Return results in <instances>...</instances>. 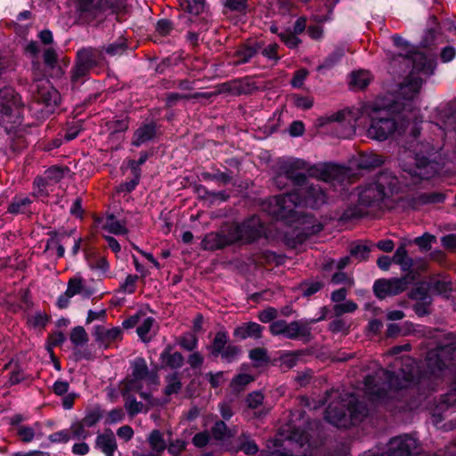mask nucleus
<instances>
[{"label": "nucleus", "instance_id": "obj_10", "mask_svg": "<svg viewBox=\"0 0 456 456\" xmlns=\"http://www.w3.org/2000/svg\"><path fill=\"white\" fill-rule=\"evenodd\" d=\"M29 92L34 100L31 108L40 111L42 118L53 113L61 102L59 92L44 77L34 78L29 86Z\"/></svg>", "mask_w": 456, "mask_h": 456}, {"label": "nucleus", "instance_id": "obj_7", "mask_svg": "<svg viewBox=\"0 0 456 456\" xmlns=\"http://www.w3.org/2000/svg\"><path fill=\"white\" fill-rule=\"evenodd\" d=\"M339 401L331 402L327 410L326 419L337 427H347L361 420L367 414V408L359 403L353 394L340 395Z\"/></svg>", "mask_w": 456, "mask_h": 456}, {"label": "nucleus", "instance_id": "obj_35", "mask_svg": "<svg viewBox=\"0 0 456 456\" xmlns=\"http://www.w3.org/2000/svg\"><path fill=\"white\" fill-rule=\"evenodd\" d=\"M148 443L152 452L159 454L167 448V444L164 440L163 435L159 430H153L149 435Z\"/></svg>", "mask_w": 456, "mask_h": 456}, {"label": "nucleus", "instance_id": "obj_25", "mask_svg": "<svg viewBox=\"0 0 456 456\" xmlns=\"http://www.w3.org/2000/svg\"><path fill=\"white\" fill-rule=\"evenodd\" d=\"M263 327L256 322H248L237 327L234 330V337L240 339H246L248 338H261Z\"/></svg>", "mask_w": 456, "mask_h": 456}, {"label": "nucleus", "instance_id": "obj_54", "mask_svg": "<svg viewBox=\"0 0 456 456\" xmlns=\"http://www.w3.org/2000/svg\"><path fill=\"white\" fill-rule=\"evenodd\" d=\"M357 309V305L352 301H346L334 305V313L337 316L344 314L353 313Z\"/></svg>", "mask_w": 456, "mask_h": 456}, {"label": "nucleus", "instance_id": "obj_31", "mask_svg": "<svg viewBox=\"0 0 456 456\" xmlns=\"http://www.w3.org/2000/svg\"><path fill=\"white\" fill-rule=\"evenodd\" d=\"M393 262L399 265L403 271H409L413 266V260L408 256L404 245L398 247L392 258Z\"/></svg>", "mask_w": 456, "mask_h": 456}, {"label": "nucleus", "instance_id": "obj_6", "mask_svg": "<svg viewBox=\"0 0 456 456\" xmlns=\"http://www.w3.org/2000/svg\"><path fill=\"white\" fill-rule=\"evenodd\" d=\"M417 128L413 130V139L410 142L409 152L402 159L403 171L414 177L429 179L438 172V164L429 159L436 147L429 142H419L416 139Z\"/></svg>", "mask_w": 456, "mask_h": 456}, {"label": "nucleus", "instance_id": "obj_56", "mask_svg": "<svg viewBox=\"0 0 456 456\" xmlns=\"http://www.w3.org/2000/svg\"><path fill=\"white\" fill-rule=\"evenodd\" d=\"M280 38L284 42V44L289 48H296L300 40L297 37V34L290 31H284L279 34Z\"/></svg>", "mask_w": 456, "mask_h": 456}, {"label": "nucleus", "instance_id": "obj_22", "mask_svg": "<svg viewBox=\"0 0 456 456\" xmlns=\"http://www.w3.org/2000/svg\"><path fill=\"white\" fill-rule=\"evenodd\" d=\"M310 327L304 321H294L287 322L284 337L289 339H297L308 338L310 336Z\"/></svg>", "mask_w": 456, "mask_h": 456}, {"label": "nucleus", "instance_id": "obj_48", "mask_svg": "<svg viewBox=\"0 0 456 456\" xmlns=\"http://www.w3.org/2000/svg\"><path fill=\"white\" fill-rule=\"evenodd\" d=\"M167 386L165 387V394L167 395H171L173 394H176L180 391L182 387V383L177 375H170L167 377Z\"/></svg>", "mask_w": 456, "mask_h": 456}, {"label": "nucleus", "instance_id": "obj_49", "mask_svg": "<svg viewBox=\"0 0 456 456\" xmlns=\"http://www.w3.org/2000/svg\"><path fill=\"white\" fill-rule=\"evenodd\" d=\"M179 345L187 351H193L198 346V338L194 334L187 333L179 338Z\"/></svg>", "mask_w": 456, "mask_h": 456}, {"label": "nucleus", "instance_id": "obj_15", "mask_svg": "<svg viewBox=\"0 0 456 456\" xmlns=\"http://www.w3.org/2000/svg\"><path fill=\"white\" fill-rule=\"evenodd\" d=\"M417 440L410 436H401L390 440L389 448L382 456H415Z\"/></svg>", "mask_w": 456, "mask_h": 456}, {"label": "nucleus", "instance_id": "obj_43", "mask_svg": "<svg viewBox=\"0 0 456 456\" xmlns=\"http://www.w3.org/2000/svg\"><path fill=\"white\" fill-rule=\"evenodd\" d=\"M428 289L433 293L443 295L451 290V284L447 281L434 278L428 283Z\"/></svg>", "mask_w": 456, "mask_h": 456}, {"label": "nucleus", "instance_id": "obj_34", "mask_svg": "<svg viewBox=\"0 0 456 456\" xmlns=\"http://www.w3.org/2000/svg\"><path fill=\"white\" fill-rule=\"evenodd\" d=\"M371 80L372 76L368 70H358L351 76V84L357 89L365 88Z\"/></svg>", "mask_w": 456, "mask_h": 456}, {"label": "nucleus", "instance_id": "obj_50", "mask_svg": "<svg viewBox=\"0 0 456 456\" xmlns=\"http://www.w3.org/2000/svg\"><path fill=\"white\" fill-rule=\"evenodd\" d=\"M138 276L129 274L123 283L120 284L119 290L123 293L132 294L135 291Z\"/></svg>", "mask_w": 456, "mask_h": 456}, {"label": "nucleus", "instance_id": "obj_11", "mask_svg": "<svg viewBox=\"0 0 456 456\" xmlns=\"http://www.w3.org/2000/svg\"><path fill=\"white\" fill-rule=\"evenodd\" d=\"M148 381L155 384V378L151 377L149 373L147 363L142 358H136L132 362L131 378L127 379L121 388L122 395H125L126 392L136 391L139 392L140 396L148 401L151 405L154 403L151 401V393L141 391L142 388V382Z\"/></svg>", "mask_w": 456, "mask_h": 456}, {"label": "nucleus", "instance_id": "obj_18", "mask_svg": "<svg viewBox=\"0 0 456 456\" xmlns=\"http://www.w3.org/2000/svg\"><path fill=\"white\" fill-rule=\"evenodd\" d=\"M66 169L62 167H53L45 171L44 177H39L35 180V183L37 185L38 193L41 195L46 194L45 189L52 184L61 181L64 175Z\"/></svg>", "mask_w": 456, "mask_h": 456}, {"label": "nucleus", "instance_id": "obj_37", "mask_svg": "<svg viewBox=\"0 0 456 456\" xmlns=\"http://www.w3.org/2000/svg\"><path fill=\"white\" fill-rule=\"evenodd\" d=\"M70 439L85 440L91 436L88 428L83 425L81 421H77L71 424L69 428Z\"/></svg>", "mask_w": 456, "mask_h": 456}, {"label": "nucleus", "instance_id": "obj_39", "mask_svg": "<svg viewBox=\"0 0 456 456\" xmlns=\"http://www.w3.org/2000/svg\"><path fill=\"white\" fill-rule=\"evenodd\" d=\"M30 203L31 201L28 197H16L9 205L7 211L14 215L23 213Z\"/></svg>", "mask_w": 456, "mask_h": 456}, {"label": "nucleus", "instance_id": "obj_45", "mask_svg": "<svg viewBox=\"0 0 456 456\" xmlns=\"http://www.w3.org/2000/svg\"><path fill=\"white\" fill-rule=\"evenodd\" d=\"M183 8L194 15L201 13L205 7L204 0H182Z\"/></svg>", "mask_w": 456, "mask_h": 456}, {"label": "nucleus", "instance_id": "obj_4", "mask_svg": "<svg viewBox=\"0 0 456 456\" xmlns=\"http://www.w3.org/2000/svg\"><path fill=\"white\" fill-rule=\"evenodd\" d=\"M306 174L320 181L329 182L338 174L337 167L333 165H321L309 167V164L300 159H284L279 161L278 174L274 177V183L278 188H283L285 181L290 180L298 188L307 181Z\"/></svg>", "mask_w": 456, "mask_h": 456}, {"label": "nucleus", "instance_id": "obj_63", "mask_svg": "<svg viewBox=\"0 0 456 456\" xmlns=\"http://www.w3.org/2000/svg\"><path fill=\"white\" fill-rule=\"evenodd\" d=\"M263 400L264 395L261 393L253 392L248 395L247 403L248 407L255 409L263 403Z\"/></svg>", "mask_w": 456, "mask_h": 456}, {"label": "nucleus", "instance_id": "obj_19", "mask_svg": "<svg viewBox=\"0 0 456 456\" xmlns=\"http://www.w3.org/2000/svg\"><path fill=\"white\" fill-rule=\"evenodd\" d=\"M95 448L99 449L105 456H114L118 445L116 437L110 429H106L102 434L97 436Z\"/></svg>", "mask_w": 456, "mask_h": 456}, {"label": "nucleus", "instance_id": "obj_9", "mask_svg": "<svg viewBox=\"0 0 456 456\" xmlns=\"http://www.w3.org/2000/svg\"><path fill=\"white\" fill-rule=\"evenodd\" d=\"M24 105L20 96L12 87L2 89V126L7 134L21 137L24 133L22 113Z\"/></svg>", "mask_w": 456, "mask_h": 456}, {"label": "nucleus", "instance_id": "obj_46", "mask_svg": "<svg viewBox=\"0 0 456 456\" xmlns=\"http://www.w3.org/2000/svg\"><path fill=\"white\" fill-rule=\"evenodd\" d=\"M108 131L110 135L124 133L128 128V120L126 118L122 119H115L107 123Z\"/></svg>", "mask_w": 456, "mask_h": 456}, {"label": "nucleus", "instance_id": "obj_24", "mask_svg": "<svg viewBox=\"0 0 456 456\" xmlns=\"http://www.w3.org/2000/svg\"><path fill=\"white\" fill-rule=\"evenodd\" d=\"M4 370H8V379L5 382V387L16 385L25 379L23 367L19 362L12 360L4 365Z\"/></svg>", "mask_w": 456, "mask_h": 456}, {"label": "nucleus", "instance_id": "obj_23", "mask_svg": "<svg viewBox=\"0 0 456 456\" xmlns=\"http://www.w3.org/2000/svg\"><path fill=\"white\" fill-rule=\"evenodd\" d=\"M94 336L97 341L107 346L121 338V329L118 327L106 329L102 326H95L94 329Z\"/></svg>", "mask_w": 456, "mask_h": 456}, {"label": "nucleus", "instance_id": "obj_32", "mask_svg": "<svg viewBox=\"0 0 456 456\" xmlns=\"http://www.w3.org/2000/svg\"><path fill=\"white\" fill-rule=\"evenodd\" d=\"M392 40L396 47L402 49L403 51H405V53H402V52L399 53L398 60H394L395 66L396 65V62H399L403 65V57L411 58L414 53H420L419 52L414 51L413 47H409L407 42L399 36H396V35L393 36Z\"/></svg>", "mask_w": 456, "mask_h": 456}, {"label": "nucleus", "instance_id": "obj_30", "mask_svg": "<svg viewBox=\"0 0 456 456\" xmlns=\"http://www.w3.org/2000/svg\"><path fill=\"white\" fill-rule=\"evenodd\" d=\"M78 294H85L87 297L89 296V292L86 288L85 280L81 275L77 274L68 281L67 295L74 297Z\"/></svg>", "mask_w": 456, "mask_h": 456}, {"label": "nucleus", "instance_id": "obj_47", "mask_svg": "<svg viewBox=\"0 0 456 456\" xmlns=\"http://www.w3.org/2000/svg\"><path fill=\"white\" fill-rule=\"evenodd\" d=\"M126 49V40L122 37H119L116 42L105 47V51L110 56L121 55L125 53Z\"/></svg>", "mask_w": 456, "mask_h": 456}, {"label": "nucleus", "instance_id": "obj_59", "mask_svg": "<svg viewBox=\"0 0 456 456\" xmlns=\"http://www.w3.org/2000/svg\"><path fill=\"white\" fill-rule=\"evenodd\" d=\"M249 358L256 362H265L268 361L266 350L264 348H254L249 352Z\"/></svg>", "mask_w": 456, "mask_h": 456}, {"label": "nucleus", "instance_id": "obj_29", "mask_svg": "<svg viewBox=\"0 0 456 456\" xmlns=\"http://www.w3.org/2000/svg\"><path fill=\"white\" fill-rule=\"evenodd\" d=\"M383 163L381 156L375 153H362L357 159V166L362 169H370L379 167Z\"/></svg>", "mask_w": 456, "mask_h": 456}, {"label": "nucleus", "instance_id": "obj_33", "mask_svg": "<svg viewBox=\"0 0 456 456\" xmlns=\"http://www.w3.org/2000/svg\"><path fill=\"white\" fill-rule=\"evenodd\" d=\"M103 227L116 235H122L127 232L125 222L118 220L113 215L107 216Z\"/></svg>", "mask_w": 456, "mask_h": 456}, {"label": "nucleus", "instance_id": "obj_44", "mask_svg": "<svg viewBox=\"0 0 456 456\" xmlns=\"http://www.w3.org/2000/svg\"><path fill=\"white\" fill-rule=\"evenodd\" d=\"M125 408L130 415H135L143 411V404L126 392L125 395Z\"/></svg>", "mask_w": 456, "mask_h": 456}, {"label": "nucleus", "instance_id": "obj_58", "mask_svg": "<svg viewBox=\"0 0 456 456\" xmlns=\"http://www.w3.org/2000/svg\"><path fill=\"white\" fill-rule=\"evenodd\" d=\"M48 439L53 443H67L70 439V434L69 429H64L51 434Z\"/></svg>", "mask_w": 456, "mask_h": 456}, {"label": "nucleus", "instance_id": "obj_14", "mask_svg": "<svg viewBox=\"0 0 456 456\" xmlns=\"http://www.w3.org/2000/svg\"><path fill=\"white\" fill-rule=\"evenodd\" d=\"M409 284L407 277L379 279L374 282L373 290L379 298H386L403 292Z\"/></svg>", "mask_w": 456, "mask_h": 456}, {"label": "nucleus", "instance_id": "obj_1", "mask_svg": "<svg viewBox=\"0 0 456 456\" xmlns=\"http://www.w3.org/2000/svg\"><path fill=\"white\" fill-rule=\"evenodd\" d=\"M396 116L403 118L402 111L394 110L391 104L379 105L374 102L362 107L359 115L351 111H340L331 115L329 120L337 123L335 129L341 130L338 134L340 137L349 138L356 133V129H362L368 138L382 142L389 138L399 126H403L398 125Z\"/></svg>", "mask_w": 456, "mask_h": 456}, {"label": "nucleus", "instance_id": "obj_38", "mask_svg": "<svg viewBox=\"0 0 456 456\" xmlns=\"http://www.w3.org/2000/svg\"><path fill=\"white\" fill-rule=\"evenodd\" d=\"M91 68L76 61V64L72 69L71 80L73 84L83 83L87 77Z\"/></svg>", "mask_w": 456, "mask_h": 456}, {"label": "nucleus", "instance_id": "obj_21", "mask_svg": "<svg viewBox=\"0 0 456 456\" xmlns=\"http://www.w3.org/2000/svg\"><path fill=\"white\" fill-rule=\"evenodd\" d=\"M282 433L286 434L285 438L290 442H294L296 446L302 448L309 441L308 434L300 428V426L289 424L282 428Z\"/></svg>", "mask_w": 456, "mask_h": 456}, {"label": "nucleus", "instance_id": "obj_8", "mask_svg": "<svg viewBox=\"0 0 456 456\" xmlns=\"http://www.w3.org/2000/svg\"><path fill=\"white\" fill-rule=\"evenodd\" d=\"M377 377L368 376L364 380V392L371 400L382 399L387 393V389H402L409 387L413 381V374L411 372L404 373L403 379H400L399 374L380 370Z\"/></svg>", "mask_w": 456, "mask_h": 456}, {"label": "nucleus", "instance_id": "obj_51", "mask_svg": "<svg viewBox=\"0 0 456 456\" xmlns=\"http://www.w3.org/2000/svg\"><path fill=\"white\" fill-rule=\"evenodd\" d=\"M240 353V349L234 346L228 344V346L221 352V357L227 362L235 361Z\"/></svg>", "mask_w": 456, "mask_h": 456}, {"label": "nucleus", "instance_id": "obj_13", "mask_svg": "<svg viewBox=\"0 0 456 456\" xmlns=\"http://www.w3.org/2000/svg\"><path fill=\"white\" fill-rule=\"evenodd\" d=\"M79 18H95L108 10L119 7V0H68Z\"/></svg>", "mask_w": 456, "mask_h": 456}, {"label": "nucleus", "instance_id": "obj_62", "mask_svg": "<svg viewBox=\"0 0 456 456\" xmlns=\"http://www.w3.org/2000/svg\"><path fill=\"white\" fill-rule=\"evenodd\" d=\"M286 327H287V322H285L283 320H279V321L273 322L270 325V332L274 336H278V335L284 336L285 331H286Z\"/></svg>", "mask_w": 456, "mask_h": 456}, {"label": "nucleus", "instance_id": "obj_36", "mask_svg": "<svg viewBox=\"0 0 456 456\" xmlns=\"http://www.w3.org/2000/svg\"><path fill=\"white\" fill-rule=\"evenodd\" d=\"M39 430V423H36L34 427L19 426L17 428V435L19 436L22 442L29 443L35 438L37 433H38Z\"/></svg>", "mask_w": 456, "mask_h": 456}, {"label": "nucleus", "instance_id": "obj_5", "mask_svg": "<svg viewBox=\"0 0 456 456\" xmlns=\"http://www.w3.org/2000/svg\"><path fill=\"white\" fill-rule=\"evenodd\" d=\"M399 183L398 178L392 172L385 170L370 182L359 186L358 203L353 215L362 216L367 213V208L379 207L386 198L398 191Z\"/></svg>", "mask_w": 456, "mask_h": 456}, {"label": "nucleus", "instance_id": "obj_2", "mask_svg": "<svg viewBox=\"0 0 456 456\" xmlns=\"http://www.w3.org/2000/svg\"><path fill=\"white\" fill-rule=\"evenodd\" d=\"M403 66L411 67L409 75L400 84L395 98L390 103L394 110L402 111V118L405 120L416 121L418 110L413 101L419 93L425 77L431 76L436 68V61L424 53H414L411 58H403Z\"/></svg>", "mask_w": 456, "mask_h": 456}, {"label": "nucleus", "instance_id": "obj_26", "mask_svg": "<svg viewBox=\"0 0 456 456\" xmlns=\"http://www.w3.org/2000/svg\"><path fill=\"white\" fill-rule=\"evenodd\" d=\"M101 56L102 53L98 49L87 47L77 53V61L92 69L98 64Z\"/></svg>", "mask_w": 456, "mask_h": 456}, {"label": "nucleus", "instance_id": "obj_61", "mask_svg": "<svg viewBox=\"0 0 456 456\" xmlns=\"http://www.w3.org/2000/svg\"><path fill=\"white\" fill-rule=\"evenodd\" d=\"M277 317V310L273 307H268L258 314V319L262 322H270Z\"/></svg>", "mask_w": 456, "mask_h": 456}, {"label": "nucleus", "instance_id": "obj_27", "mask_svg": "<svg viewBox=\"0 0 456 456\" xmlns=\"http://www.w3.org/2000/svg\"><path fill=\"white\" fill-rule=\"evenodd\" d=\"M161 363L172 369H177L183 364V356L179 352H173L172 346H167L160 354Z\"/></svg>", "mask_w": 456, "mask_h": 456}, {"label": "nucleus", "instance_id": "obj_53", "mask_svg": "<svg viewBox=\"0 0 456 456\" xmlns=\"http://www.w3.org/2000/svg\"><path fill=\"white\" fill-rule=\"evenodd\" d=\"M343 54H344V52L341 49L335 51L334 53L330 54L324 60L322 64H321L318 67V70H322L323 69H330V68H332L340 60V58L343 56Z\"/></svg>", "mask_w": 456, "mask_h": 456}, {"label": "nucleus", "instance_id": "obj_57", "mask_svg": "<svg viewBox=\"0 0 456 456\" xmlns=\"http://www.w3.org/2000/svg\"><path fill=\"white\" fill-rule=\"evenodd\" d=\"M253 380H254V378L251 375L246 374V373H242V374L237 375L232 379V386L234 388H240V387H242L248 385V383H250Z\"/></svg>", "mask_w": 456, "mask_h": 456}, {"label": "nucleus", "instance_id": "obj_20", "mask_svg": "<svg viewBox=\"0 0 456 456\" xmlns=\"http://www.w3.org/2000/svg\"><path fill=\"white\" fill-rule=\"evenodd\" d=\"M156 134L157 128L155 124H142L134 131L132 144L134 146L139 147L154 139Z\"/></svg>", "mask_w": 456, "mask_h": 456}, {"label": "nucleus", "instance_id": "obj_3", "mask_svg": "<svg viewBox=\"0 0 456 456\" xmlns=\"http://www.w3.org/2000/svg\"><path fill=\"white\" fill-rule=\"evenodd\" d=\"M326 198L320 183L307 180L293 192L269 199L263 204V209L276 219H286L293 215L297 207L319 208L326 202Z\"/></svg>", "mask_w": 456, "mask_h": 456}, {"label": "nucleus", "instance_id": "obj_55", "mask_svg": "<svg viewBox=\"0 0 456 456\" xmlns=\"http://www.w3.org/2000/svg\"><path fill=\"white\" fill-rule=\"evenodd\" d=\"M434 241H436V237L429 233H425L414 240V243L418 245L419 248L425 251L431 248V245Z\"/></svg>", "mask_w": 456, "mask_h": 456}, {"label": "nucleus", "instance_id": "obj_60", "mask_svg": "<svg viewBox=\"0 0 456 456\" xmlns=\"http://www.w3.org/2000/svg\"><path fill=\"white\" fill-rule=\"evenodd\" d=\"M298 356L297 353L285 354L281 357V364L288 369L293 368L297 362Z\"/></svg>", "mask_w": 456, "mask_h": 456}, {"label": "nucleus", "instance_id": "obj_16", "mask_svg": "<svg viewBox=\"0 0 456 456\" xmlns=\"http://www.w3.org/2000/svg\"><path fill=\"white\" fill-rule=\"evenodd\" d=\"M452 350L451 346H442L428 353L426 362L431 374H436L447 366V362L452 359Z\"/></svg>", "mask_w": 456, "mask_h": 456}, {"label": "nucleus", "instance_id": "obj_40", "mask_svg": "<svg viewBox=\"0 0 456 456\" xmlns=\"http://www.w3.org/2000/svg\"><path fill=\"white\" fill-rule=\"evenodd\" d=\"M370 248L364 244H354L350 248V256L357 262L364 261L369 257Z\"/></svg>", "mask_w": 456, "mask_h": 456}, {"label": "nucleus", "instance_id": "obj_41", "mask_svg": "<svg viewBox=\"0 0 456 456\" xmlns=\"http://www.w3.org/2000/svg\"><path fill=\"white\" fill-rule=\"evenodd\" d=\"M70 341L76 346H84L88 342V335L81 326L75 327L70 332Z\"/></svg>", "mask_w": 456, "mask_h": 456}, {"label": "nucleus", "instance_id": "obj_12", "mask_svg": "<svg viewBox=\"0 0 456 456\" xmlns=\"http://www.w3.org/2000/svg\"><path fill=\"white\" fill-rule=\"evenodd\" d=\"M230 231L234 242L250 243L263 235L264 226L260 218L253 216L241 224H232Z\"/></svg>", "mask_w": 456, "mask_h": 456}, {"label": "nucleus", "instance_id": "obj_17", "mask_svg": "<svg viewBox=\"0 0 456 456\" xmlns=\"http://www.w3.org/2000/svg\"><path fill=\"white\" fill-rule=\"evenodd\" d=\"M232 243L234 241L232 240V233L229 229L227 235L218 232L208 233L201 241V247L205 250H216Z\"/></svg>", "mask_w": 456, "mask_h": 456}, {"label": "nucleus", "instance_id": "obj_28", "mask_svg": "<svg viewBox=\"0 0 456 456\" xmlns=\"http://www.w3.org/2000/svg\"><path fill=\"white\" fill-rule=\"evenodd\" d=\"M259 49H260V45L257 43H255L250 45H245L239 47L236 50V52L234 53L235 60H234L233 63L235 65H239V64H243V63L249 61V60L256 55V53L258 52Z\"/></svg>", "mask_w": 456, "mask_h": 456}, {"label": "nucleus", "instance_id": "obj_52", "mask_svg": "<svg viewBox=\"0 0 456 456\" xmlns=\"http://www.w3.org/2000/svg\"><path fill=\"white\" fill-rule=\"evenodd\" d=\"M154 319L151 317L145 318L142 322L137 327V334L143 340H148V334L152 328Z\"/></svg>", "mask_w": 456, "mask_h": 456}, {"label": "nucleus", "instance_id": "obj_42", "mask_svg": "<svg viewBox=\"0 0 456 456\" xmlns=\"http://www.w3.org/2000/svg\"><path fill=\"white\" fill-rule=\"evenodd\" d=\"M227 342V334L223 331L217 332L211 346L212 354L215 355H219L221 352H223V350L228 346Z\"/></svg>", "mask_w": 456, "mask_h": 456}, {"label": "nucleus", "instance_id": "obj_64", "mask_svg": "<svg viewBox=\"0 0 456 456\" xmlns=\"http://www.w3.org/2000/svg\"><path fill=\"white\" fill-rule=\"evenodd\" d=\"M204 362V357L199 352H193L188 357L187 362L192 369L200 368Z\"/></svg>", "mask_w": 456, "mask_h": 456}]
</instances>
